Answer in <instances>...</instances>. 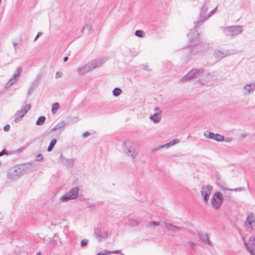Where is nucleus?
I'll use <instances>...</instances> for the list:
<instances>
[{
	"label": "nucleus",
	"instance_id": "f257e3e1",
	"mask_svg": "<svg viewBox=\"0 0 255 255\" xmlns=\"http://www.w3.org/2000/svg\"><path fill=\"white\" fill-rule=\"evenodd\" d=\"M190 41L188 47L185 49L188 53L185 55V58L188 60L190 58L203 50V46L200 42L199 34L197 31H193L189 34Z\"/></svg>",
	"mask_w": 255,
	"mask_h": 255
},
{
	"label": "nucleus",
	"instance_id": "f03ea898",
	"mask_svg": "<svg viewBox=\"0 0 255 255\" xmlns=\"http://www.w3.org/2000/svg\"><path fill=\"white\" fill-rule=\"evenodd\" d=\"M106 61L107 59L106 58L93 60L88 63L85 66L78 67L77 72L79 75H84L95 68L101 66Z\"/></svg>",
	"mask_w": 255,
	"mask_h": 255
},
{
	"label": "nucleus",
	"instance_id": "7ed1b4c3",
	"mask_svg": "<svg viewBox=\"0 0 255 255\" xmlns=\"http://www.w3.org/2000/svg\"><path fill=\"white\" fill-rule=\"evenodd\" d=\"M123 150L127 156L132 159H134L136 157L138 152L136 144L129 140H127L124 142Z\"/></svg>",
	"mask_w": 255,
	"mask_h": 255
},
{
	"label": "nucleus",
	"instance_id": "20e7f679",
	"mask_svg": "<svg viewBox=\"0 0 255 255\" xmlns=\"http://www.w3.org/2000/svg\"><path fill=\"white\" fill-rule=\"evenodd\" d=\"M204 71L205 70L203 68L192 69L182 78L181 81L182 83H184L194 79H198L199 80L203 76Z\"/></svg>",
	"mask_w": 255,
	"mask_h": 255
},
{
	"label": "nucleus",
	"instance_id": "39448f33",
	"mask_svg": "<svg viewBox=\"0 0 255 255\" xmlns=\"http://www.w3.org/2000/svg\"><path fill=\"white\" fill-rule=\"evenodd\" d=\"M217 72L216 71H213L212 72H207L203 73V76L200 78V80H198L197 82V85H204L207 84V83L212 81L213 78L217 76Z\"/></svg>",
	"mask_w": 255,
	"mask_h": 255
},
{
	"label": "nucleus",
	"instance_id": "423d86ee",
	"mask_svg": "<svg viewBox=\"0 0 255 255\" xmlns=\"http://www.w3.org/2000/svg\"><path fill=\"white\" fill-rule=\"evenodd\" d=\"M243 27L240 25L231 26L225 27L224 30V33L227 36H235L242 32Z\"/></svg>",
	"mask_w": 255,
	"mask_h": 255
},
{
	"label": "nucleus",
	"instance_id": "0eeeda50",
	"mask_svg": "<svg viewBox=\"0 0 255 255\" xmlns=\"http://www.w3.org/2000/svg\"><path fill=\"white\" fill-rule=\"evenodd\" d=\"M208 9V4L207 2H206L201 7L198 20L195 22V27L202 24L206 20L208 19V14H206Z\"/></svg>",
	"mask_w": 255,
	"mask_h": 255
},
{
	"label": "nucleus",
	"instance_id": "6e6552de",
	"mask_svg": "<svg viewBox=\"0 0 255 255\" xmlns=\"http://www.w3.org/2000/svg\"><path fill=\"white\" fill-rule=\"evenodd\" d=\"M79 189L77 187L72 188L67 194L63 195L60 200L62 202H65L69 200H73L77 198L79 194Z\"/></svg>",
	"mask_w": 255,
	"mask_h": 255
},
{
	"label": "nucleus",
	"instance_id": "1a4fd4ad",
	"mask_svg": "<svg viewBox=\"0 0 255 255\" xmlns=\"http://www.w3.org/2000/svg\"><path fill=\"white\" fill-rule=\"evenodd\" d=\"M211 204L215 209H218L222 205L223 202V197L220 192L215 193L211 200Z\"/></svg>",
	"mask_w": 255,
	"mask_h": 255
},
{
	"label": "nucleus",
	"instance_id": "9d476101",
	"mask_svg": "<svg viewBox=\"0 0 255 255\" xmlns=\"http://www.w3.org/2000/svg\"><path fill=\"white\" fill-rule=\"evenodd\" d=\"M236 53H237V52L235 50H228L225 52L219 50H215L214 52L213 55L216 59L220 60L226 56Z\"/></svg>",
	"mask_w": 255,
	"mask_h": 255
},
{
	"label": "nucleus",
	"instance_id": "9b49d317",
	"mask_svg": "<svg viewBox=\"0 0 255 255\" xmlns=\"http://www.w3.org/2000/svg\"><path fill=\"white\" fill-rule=\"evenodd\" d=\"M94 235L99 242L106 240L108 238V232L103 228L95 229L94 231Z\"/></svg>",
	"mask_w": 255,
	"mask_h": 255
},
{
	"label": "nucleus",
	"instance_id": "f8f14e48",
	"mask_svg": "<svg viewBox=\"0 0 255 255\" xmlns=\"http://www.w3.org/2000/svg\"><path fill=\"white\" fill-rule=\"evenodd\" d=\"M30 108L31 105L28 104L26 105L22 110L17 111L15 115L14 122L18 123L19 121H21Z\"/></svg>",
	"mask_w": 255,
	"mask_h": 255
},
{
	"label": "nucleus",
	"instance_id": "ddd939ff",
	"mask_svg": "<svg viewBox=\"0 0 255 255\" xmlns=\"http://www.w3.org/2000/svg\"><path fill=\"white\" fill-rule=\"evenodd\" d=\"M212 189V187L209 185L204 186L202 188L201 193L203 197L205 203H207L208 202Z\"/></svg>",
	"mask_w": 255,
	"mask_h": 255
},
{
	"label": "nucleus",
	"instance_id": "4468645a",
	"mask_svg": "<svg viewBox=\"0 0 255 255\" xmlns=\"http://www.w3.org/2000/svg\"><path fill=\"white\" fill-rule=\"evenodd\" d=\"M255 91V81L246 84L243 87V93L245 95L253 94Z\"/></svg>",
	"mask_w": 255,
	"mask_h": 255
},
{
	"label": "nucleus",
	"instance_id": "2eb2a0df",
	"mask_svg": "<svg viewBox=\"0 0 255 255\" xmlns=\"http://www.w3.org/2000/svg\"><path fill=\"white\" fill-rule=\"evenodd\" d=\"M61 162L67 168H73L74 164V159L72 158H66L61 154L60 156Z\"/></svg>",
	"mask_w": 255,
	"mask_h": 255
},
{
	"label": "nucleus",
	"instance_id": "dca6fc26",
	"mask_svg": "<svg viewBox=\"0 0 255 255\" xmlns=\"http://www.w3.org/2000/svg\"><path fill=\"white\" fill-rule=\"evenodd\" d=\"M200 239L205 244L213 246V243L210 240L209 235L207 233H198Z\"/></svg>",
	"mask_w": 255,
	"mask_h": 255
},
{
	"label": "nucleus",
	"instance_id": "f3484780",
	"mask_svg": "<svg viewBox=\"0 0 255 255\" xmlns=\"http://www.w3.org/2000/svg\"><path fill=\"white\" fill-rule=\"evenodd\" d=\"M164 224L165 225L166 228L168 230H169L171 232L178 231H180V230L184 229L183 227L176 226L175 225H174L173 224H172L171 223H168L166 222H164Z\"/></svg>",
	"mask_w": 255,
	"mask_h": 255
},
{
	"label": "nucleus",
	"instance_id": "a211bd4d",
	"mask_svg": "<svg viewBox=\"0 0 255 255\" xmlns=\"http://www.w3.org/2000/svg\"><path fill=\"white\" fill-rule=\"evenodd\" d=\"M41 79V76L38 75L36 79L32 83L28 90V94H30L38 86Z\"/></svg>",
	"mask_w": 255,
	"mask_h": 255
},
{
	"label": "nucleus",
	"instance_id": "6ab92c4d",
	"mask_svg": "<svg viewBox=\"0 0 255 255\" xmlns=\"http://www.w3.org/2000/svg\"><path fill=\"white\" fill-rule=\"evenodd\" d=\"M141 222V219L139 218H129L128 221V225L131 227L138 226Z\"/></svg>",
	"mask_w": 255,
	"mask_h": 255
},
{
	"label": "nucleus",
	"instance_id": "aec40b11",
	"mask_svg": "<svg viewBox=\"0 0 255 255\" xmlns=\"http://www.w3.org/2000/svg\"><path fill=\"white\" fill-rule=\"evenodd\" d=\"M180 142V139H174L173 140H172V141H171L170 142L166 143V144H165L164 145H160L159 146V147L157 149H160V148H168L172 146H173L174 145L176 144H177L178 143Z\"/></svg>",
	"mask_w": 255,
	"mask_h": 255
},
{
	"label": "nucleus",
	"instance_id": "412c9836",
	"mask_svg": "<svg viewBox=\"0 0 255 255\" xmlns=\"http://www.w3.org/2000/svg\"><path fill=\"white\" fill-rule=\"evenodd\" d=\"M246 221L249 225V227H248V228H250L251 230H252V224L255 222V217L253 213H251L248 216Z\"/></svg>",
	"mask_w": 255,
	"mask_h": 255
},
{
	"label": "nucleus",
	"instance_id": "4be33fe9",
	"mask_svg": "<svg viewBox=\"0 0 255 255\" xmlns=\"http://www.w3.org/2000/svg\"><path fill=\"white\" fill-rule=\"evenodd\" d=\"M149 119L155 123H158L160 122L161 118L158 113H155L153 115H151Z\"/></svg>",
	"mask_w": 255,
	"mask_h": 255
},
{
	"label": "nucleus",
	"instance_id": "5701e85b",
	"mask_svg": "<svg viewBox=\"0 0 255 255\" xmlns=\"http://www.w3.org/2000/svg\"><path fill=\"white\" fill-rule=\"evenodd\" d=\"M18 80H19V79H17V78H15L14 76H12V77H11L9 79V80L6 83V85L5 86V88H6V89L9 88L12 85L17 83V82H18Z\"/></svg>",
	"mask_w": 255,
	"mask_h": 255
},
{
	"label": "nucleus",
	"instance_id": "b1692460",
	"mask_svg": "<svg viewBox=\"0 0 255 255\" xmlns=\"http://www.w3.org/2000/svg\"><path fill=\"white\" fill-rule=\"evenodd\" d=\"M66 123L64 121L59 122L53 128L51 129V131H54L62 128L66 126Z\"/></svg>",
	"mask_w": 255,
	"mask_h": 255
},
{
	"label": "nucleus",
	"instance_id": "393cba45",
	"mask_svg": "<svg viewBox=\"0 0 255 255\" xmlns=\"http://www.w3.org/2000/svg\"><path fill=\"white\" fill-rule=\"evenodd\" d=\"M213 139L217 141H223L225 140V137L223 135H222L218 133H214Z\"/></svg>",
	"mask_w": 255,
	"mask_h": 255
},
{
	"label": "nucleus",
	"instance_id": "a878e982",
	"mask_svg": "<svg viewBox=\"0 0 255 255\" xmlns=\"http://www.w3.org/2000/svg\"><path fill=\"white\" fill-rule=\"evenodd\" d=\"M46 118L44 116L40 117L37 120L36 124L38 126L43 125L45 121Z\"/></svg>",
	"mask_w": 255,
	"mask_h": 255
},
{
	"label": "nucleus",
	"instance_id": "bb28decb",
	"mask_svg": "<svg viewBox=\"0 0 255 255\" xmlns=\"http://www.w3.org/2000/svg\"><path fill=\"white\" fill-rule=\"evenodd\" d=\"M56 142H57V140L56 139H52V140L51 141V142L50 143V144L49 145V146L48 147V148H47L48 151H51L52 150V149L53 148Z\"/></svg>",
	"mask_w": 255,
	"mask_h": 255
},
{
	"label": "nucleus",
	"instance_id": "cd10ccee",
	"mask_svg": "<svg viewBox=\"0 0 255 255\" xmlns=\"http://www.w3.org/2000/svg\"><path fill=\"white\" fill-rule=\"evenodd\" d=\"M122 90L120 88H115L113 91V94L115 97H118L121 94Z\"/></svg>",
	"mask_w": 255,
	"mask_h": 255
},
{
	"label": "nucleus",
	"instance_id": "c85d7f7f",
	"mask_svg": "<svg viewBox=\"0 0 255 255\" xmlns=\"http://www.w3.org/2000/svg\"><path fill=\"white\" fill-rule=\"evenodd\" d=\"M204 135L207 138L213 139L214 133L206 130L204 132Z\"/></svg>",
	"mask_w": 255,
	"mask_h": 255
},
{
	"label": "nucleus",
	"instance_id": "c756f323",
	"mask_svg": "<svg viewBox=\"0 0 255 255\" xmlns=\"http://www.w3.org/2000/svg\"><path fill=\"white\" fill-rule=\"evenodd\" d=\"M22 72V68L20 67H18L16 68V71L13 74V76L15 78L19 79V76H20L21 73Z\"/></svg>",
	"mask_w": 255,
	"mask_h": 255
},
{
	"label": "nucleus",
	"instance_id": "7c9ffc66",
	"mask_svg": "<svg viewBox=\"0 0 255 255\" xmlns=\"http://www.w3.org/2000/svg\"><path fill=\"white\" fill-rule=\"evenodd\" d=\"M222 189L223 191L230 190V191H234L236 192H238V191H241L244 190L245 189V188H244V187H240V188H235V189H228V188H226L225 187H222Z\"/></svg>",
	"mask_w": 255,
	"mask_h": 255
},
{
	"label": "nucleus",
	"instance_id": "2f4dec72",
	"mask_svg": "<svg viewBox=\"0 0 255 255\" xmlns=\"http://www.w3.org/2000/svg\"><path fill=\"white\" fill-rule=\"evenodd\" d=\"M160 223L159 222L150 221L147 225V227H153L155 226H159Z\"/></svg>",
	"mask_w": 255,
	"mask_h": 255
},
{
	"label": "nucleus",
	"instance_id": "473e14b6",
	"mask_svg": "<svg viewBox=\"0 0 255 255\" xmlns=\"http://www.w3.org/2000/svg\"><path fill=\"white\" fill-rule=\"evenodd\" d=\"M92 29V27L90 24H86L84 25L82 29V32L83 33L85 30H87L90 32Z\"/></svg>",
	"mask_w": 255,
	"mask_h": 255
},
{
	"label": "nucleus",
	"instance_id": "72a5a7b5",
	"mask_svg": "<svg viewBox=\"0 0 255 255\" xmlns=\"http://www.w3.org/2000/svg\"><path fill=\"white\" fill-rule=\"evenodd\" d=\"M135 35L138 37H143L144 36V33L142 30H137L135 31Z\"/></svg>",
	"mask_w": 255,
	"mask_h": 255
},
{
	"label": "nucleus",
	"instance_id": "f704fd0d",
	"mask_svg": "<svg viewBox=\"0 0 255 255\" xmlns=\"http://www.w3.org/2000/svg\"><path fill=\"white\" fill-rule=\"evenodd\" d=\"M59 108V105L58 103H55L53 104L52 105V112L53 114L55 113L54 111H57Z\"/></svg>",
	"mask_w": 255,
	"mask_h": 255
},
{
	"label": "nucleus",
	"instance_id": "c9c22d12",
	"mask_svg": "<svg viewBox=\"0 0 255 255\" xmlns=\"http://www.w3.org/2000/svg\"><path fill=\"white\" fill-rule=\"evenodd\" d=\"M110 251L108 250H104L101 252L98 253L96 255H107V254H110Z\"/></svg>",
	"mask_w": 255,
	"mask_h": 255
},
{
	"label": "nucleus",
	"instance_id": "e433bc0d",
	"mask_svg": "<svg viewBox=\"0 0 255 255\" xmlns=\"http://www.w3.org/2000/svg\"><path fill=\"white\" fill-rule=\"evenodd\" d=\"M187 245L192 249H194L196 246V244L192 242H189L187 243Z\"/></svg>",
	"mask_w": 255,
	"mask_h": 255
},
{
	"label": "nucleus",
	"instance_id": "4c0bfd02",
	"mask_svg": "<svg viewBox=\"0 0 255 255\" xmlns=\"http://www.w3.org/2000/svg\"><path fill=\"white\" fill-rule=\"evenodd\" d=\"M247 250L251 255H255V253L254 252V249L253 246L251 247H248Z\"/></svg>",
	"mask_w": 255,
	"mask_h": 255
},
{
	"label": "nucleus",
	"instance_id": "58836bf2",
	"mask_svg": "<svg viewBox=\"0 0 255 255\" xmlns=\"http://www.w3.org/2000/svg\"><path fill=\"white\" fill-rule=\"evenodd\" d=\"M250 242L251 243L250 245L255 247V237H251L250 239Z\"/></svg>",
	"mask_w": 255,
	"mask_h": 255
},
{
	"label": "nucleus",
	"instance_id": "ea45409f",
	"mask_svg": "<svg viewBox=\"0 0 255 255\" xmlns=\"http://www.w3.org/2000/svg\"><path fill=\"white\" fill-rule=\"evenodd\" d=\"M88 243V240H87V239L82 240L81 241V246L82 247L85 246L87 245Z\"/></svg>",
	"mask_w": 255,
	"mask_h": 255
},
{
	"label": "nucleus",
	"instance_id": "a19ab883",
	"mask_svg": "<svg viewBox=\"0 0 255 255\" xmlns=\"http://www.w3.org/2000/svg\"><path fill=\"white\" fill-rule=\"evenodd\" d=\"M217 6H216L214 9H213V10H212L208 14V15H207V17H208V18H209L212 14H213L216 11V10H217Z\"/></svg>",
	"mask_w": 255,
	"mask_h": 255
},
{
	"label": "nucleus",
	"instance_id": "79ce46f5",
	"mask_svg": "<svg viewBox=\"0 0 255 255\" xmlns=\"http://www.w3.org/2000/svg\"><path fill=\"white\" fill-rule=\"evenodd\" d=\"M243 242H244V245H245V246L247 248V250L248 249V247H252V246L250 245H249L248 243H247V242H246L245 237H243Z\"/></svg>",
	"mask_w": 255,
	"mask_h": 255
},
{
	"label": "nucleus",
	"instance_id": "37998d69",
	"mask_svg": "<svg viewBox=\"0 0 255 255\" xmlns=\"http://www.w3.org/2000/svg\"><path fill=\"white\" fill-rule=\"evenodd\" d=\"M42 154H41V153H39L38 154H37V155H36V157H41V158H39H39H37V159H36V160H36V161H43V160H44V158L42 157Z\"/></svg>",
	"mask_w": 255,
	"mask_h": 255
},
{
	"label": "nucleus",
	"instance_id": "c03bdc74",
	"mask_svg": "<svg viewBox=\"0 0 255 255\" xmlns=\"http://www.w3.org/2000/svg\"><path fill=\"white\" fill-rule=\"evenodd\" d=\"M62 75V73L61 72H57L56 74V79H58L60 78Z\"/></svg>",
	"mask_w": 255,
	"mask_h": 255
},
{
	"label": "nucleus",
	"instance_id": "a18cd8bd",
	"mask_svg": "<svg viewBox=\"0 0 255 255\" xmlns=\"http://www.w3.org/2000/svg\"><path fill=\"white\" fill-rule=\"evenodd\" d=\"M4 154H6V155H8V153L7 151H6L5 150H2L1 152H0V156L3 155H4Z\"/></svg>",
	"mask_w": 255,
	"mask_h": 255
},
{
	"label": "nucleus",
	"instance_id": "49530a36",
	"mask_svg": "<svg viewBox=\"0 0 255 255\" xmlns=\"http://www.w3.org/2000/svg\"><path fill=\"white\" fill-rule=\"evenodd\" d=\"M9 128H10V126L9 125H6V126H5L4 127V130L5 131H7L9 130Z\"/></svg>",
	"mask_w": 255,
	"mask_h": 255
},
{
	"label": "nucleus",
	"instance_id": "de8ad7c7",
	"mask_svg": "<svg viewBox=\"0 0 255 255\" xmlns=\"http://www.w3.org/2000/svg\"><path fill=\"white\" fill-rule=\"evenodd\" d=\"M154 111L156 112V113H158L159 114L161 113V111L160 110V109L158 107H155L154 108Z\"/></svg>",
	"mask_w": 255,
	"mask_h": 255
},
{
	"label": "nucleus",
	"instance_id": "09e8293b",
	"mask_svg": "<svg viewBox=\"0 0 255 255\" xmlns=\"http://www.w3.org/2000/svg\"><path fill=\"white\" fill-rule=\"evenodd\" d=\"M120 253V250H116L114 251H110V254H119Z\"/></svg>",
	"mask_w": 255,
	"mask_h": 255
},
{
	"label": "nucleus",
	"instance_id": "8fccbe9b",
	"mask_svg": "<svg viewBox=\"0 0 255 255\" xmlns=\"http://www.w3.org/2000/svg\"><path fill=\"white\" fill-rule=\"evenodd\" d=\"M90 135V133L88 131L83 133V136L84 137H86Z\"/></svg>",
	"mask_w": 255,
	"mask_h": 255
},
{
	"label": "nucleus",
	"instance_id": "3c124183",
	"mask_svg": "<svg viewBox=\"0 0 255 255\" xmlns=\"http://www.w3.org/2000/svg\"><path fill=\"white\" fill-rule=\"evenodd\" d=\"M42 34L41 32H38L36 36L34 38V41L36 40V39L39 37V36H40Z\"/></svg>",
	"mask_w": 255,
	"mask_h": 255
},
{
	"label": "nucleus",
	"instance_id": "603ef678",
	"mask_svg": "<svg viewBox=\"0 0 255 255\" xmlns=\"http://www.w3.org/2000/svg\"><path fill=\"white\" fill-rule=\"evenodd\" d=\"M232 139L231 138H228L226 139V142H230L231 141H232Z\"/></svg>",
	"mask_w": 255,
	"mask_h": 255
},
{
	"label": "nucleus",
	"instance_id": "864d4df0",
	"mask_svg": "<svg viewBox=\"0 0 255 255\" xmlns=\"http://www.w3.org/2000/svg\"><path fill=\"white\" fill-rule=\"evenodd\" d=\"M23 149H24V148H23V147H21V148H19V149H17V151H18V152H21V151H22V150H23Z\"/></svg>",
	"mask_w": 255,
	"mask_h": 255
},
{
	"label": "nucleus",
	"instance_id": "5fc2aeb1",
	"mask_svg": "<svg viewBox=\"0 0 255 255\" xmlns=\"http://www.w3.org/2000/svg\"><path fill=\"white\" fill-rule=\"evenodd\" d=\"M68 60V57H65L63 59V61L64 62H66L67 60Z\"/></svg>",
	"mask_w": 255,
	"mask_h": 255
},
{
	"label": "nucleus",
	"instance_id": "6e6d98bb",
	"mask_svg": "<svg viewBox=\"0 0 255 255\" xmlns=\"http://www.w3.org/2000/svg\"><path fill=\"white\" fill-rule=\"evenodd\" d=\"M17 43L16 42H13V45L15 47H16Z\"/></svg>",
	"mask_w": 255,
	"mask_h": 255
},
{
	"label": "nucleus",
	"instance_id": "4d7b16f0",
	"mask_svg": "<svg viewBox=\"0 0 255 255\" xmlns=\"http://www.w3.org/2000/svg\"><path fill=\"white\" fill-rule=\"evenodd\" d=\"M41 255V253H40V252H38V253L36 254V255Z\"/></svg>",
	"mask_w": 255,
	"mask_h": 255
},
{
	"label": "nucleus",
	"instance_id": "13d9d810",
	"mask_svg": "<svg viewBox=\"0 0 255 255\" xmlns=\"http://www.w3.org/2000/svg\"><path fill=\"white\" fill-rule=\"evenodd\" d=\"M121 254H122V255H125L124 254H122V253H121Z\"/></svg>",
	"mask_w": 255,
	"mask_h": 255
}]
</instances>
